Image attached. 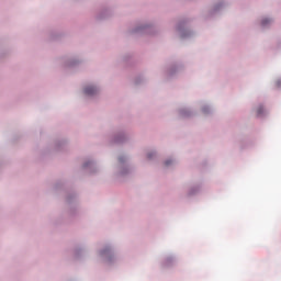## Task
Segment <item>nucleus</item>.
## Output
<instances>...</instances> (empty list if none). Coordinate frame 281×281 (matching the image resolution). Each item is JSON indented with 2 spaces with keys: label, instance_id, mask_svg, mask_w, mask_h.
Masks as SVG:
<instances>
[{
  "label": "nucleus",
  "instance_id": "obj_1",
  "mask_svg": "<svg viewBox=\"0 0 281 281\" xmlns=\"http://www.w3.org/2000/svg\"><path fill=\"white\" fill-rule=\"evenodd\" d=\"M85 93L86 95H95V93H98V88L90 86L85 88Z\"/></svg>",
  "mask_w": 281,
  "mask_h": 281
},
{
  "label": "nucleus",
  "instance_id": "obj_2",
  "mask_svg": "<svg viewBox=\"0 0 281 281\" xmlns=\"http://www.w3.org/2000/svg\"><path fill=\"white\" fill-rule=\"evenodd\" d=\"M268 23H271V20H269V19H263L262 21H261V25L265 27V25H268Z\"/></svg>",
  "mask_w": 281,
  "mask_h": 281
},
{
  "label": "nucleus",
  "instance_id": "obj_3",
  "mask_svg": "<svg viewBox=\"0 0 281 281\" xmlns=\"http://www.w3.org/2000/svg\"><path fill=\"white\" fill-rule=\"evenodd\" d=\"M257 113H258V115H262V108H259V109L257 110Z\"/></svg>",
  "mask_w": 281,
  "mask_h": 281
},
{
  "label": "nucleus",
  "instance_id": "obj_4",
  "mask_svg": "<svg viewBox=\"0 0 281 281\" xmlns=\"http://www.w3.org/2000/svg\"><path fill=\"white\" fill-rule=\"evenodd\" d=\"M170 164H171V160L165 161V165H167V166H170Z\"/></svg>",
  "mask_w": 281,
  "mask_h": 281
}]
</instances>
